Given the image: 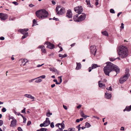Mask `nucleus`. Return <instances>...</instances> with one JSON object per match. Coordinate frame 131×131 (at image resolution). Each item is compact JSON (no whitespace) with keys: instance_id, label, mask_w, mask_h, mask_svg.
Masks as SVG:
<instances>
[{"instance_id":"obj_1","label":"nucleus","mask_w":131,"mask_h":131,"mask_svg":"<svg viewBox=\"0 0 131 131\" xmlns=\"http://www.w3.org/2000/svg\"><path fill=\"white\" fill-rule=\"evenodd\" d=\"M107 65L104 68L103 70L106 75L109 76V73L112 71H114L116 74L119 72V69L118 67L110 62H106Z\"/></svg>"},{"instance_id":"obj_2","label":"nucleus","mask_w":131,"mask_h":131,"mask_svg":"<svg viewBox=\"0 0 131 131\" xmlns=\"http://www.w3.org/2000/svg\"><path fill=\"white\" fill-rule=\"evenodd\" d=\"M117 52L119 56L122 59L126 57L128 54L127 49L123 46L118 47Z\"/></svg>"},{"instance_id":"obj_3","label":"nucleus","mask_w":131,"mask_h":131,"mask_svg":"<svg viewBox=\"0 0 131 131\" xmlns=\"http://www.w3.org/2000/svg\"><path fill=\"white\" fill-rule=\"evenodd\" d=\"M36 14L39 19H44L47 17L48 15V13L45 9L38 10L36 12Z\"/></svg>"},{"instance_id":"obj_4","label":"nucleus","mask_w":131,"mask_h":131,"mask_svg":"<svg viewBox=\"0 0 131 131\" xmlns=\"http://www.w3.org/2000/svg\"><path fill=\"white\" fill-rule=\"evenodd\" d=\"M125 73L123 76L121 77L119 79V82L121 84H122L130 76L129 69H126Z\"/></svg>"},{"instance_id":"obj_5","label":"nucleus","mask_w":131,"mask_h":131,"mask_svg":"<svg viewBox=\"0 0 131 131\" xmlns=\"http://www.w3.org/2000/svg\"><path fill=\"white\" fill-rule=\"evenodd\" d=\"M86 15L85 14L82 13L78 17V15L77 14L74 16L73 19L74 20L77 22L82 21L84 20L86 18Z\"/></svg>"},{"instance_id":"obj_6","label":"nucleus","mask_w":131,"mask_h":131,"mask_svg":"<svg viewBox=\"0 0 131 131\" xmlns=\"http://www.w3.org/2000/svg\"><path fill=\"white\" fill-rule=\"evenodd\" d=\"M60 8L59 6H57L56 9V11L57 15H63L66 12L65 9L64 7H62L59 11V9Z\"/></svg>"},{"instance_id":"obj_7","label":"nucleus","mask_w":131,"mask_h":131,"mask_svg":"<svg viewBox=\"0 0 131 131\" xmlns=\"http://www.w3.org/2000/svg\"><path fill=\"white\" fill-rule=\"evenodd\" d=\"M74 10L78 14H81L83 12V8L82 6H78L74 8Z\"/></svg>"},{"instance_id":"obj_8","label":"nucleus","mask_w":131,"mask_h":131,"mask_svg":"<svg viewBox=\"0 0 131 131\" xmlns=\"http://www.w3.org/2000/svg\"><path fill=\"white\" fill-rule=\"evenodd\" d=\"M90 48L91 52L95 56L97 51L96 47L95 46H92L90 47Z\"/></svg>"},{"instance_id":"obj_9","label":"nucleus","mask_w":131,"mask_h":131,"mask_svg":"<svg viewBox=\"0 0 131 131\" xmlns=\"http://www.w3.org/2000/svg\"><path fill=\"white\" fill-rule=\"evenodd\" d=\"M46 44L47 45V47L49 49H52L54 48V45L51 43L49 42H46L45 43V44Z\"/></svg>"},{"instance_id":"obj_10","label":"nucleus","mask_w":131,"mask_h":131,"mask_svg":"<svg viewBox=\"0 0 131 131\" xmlns=\"http://www.w3.org/2000/svg\"><path fill=\"white\" fill-rule=\"evenodd\" d=\"M8 16L6 14L2 13H0V18L1 20H5L7 18Z\"/></svg>"},{"instance_id":"obj_11","label":"nucleus","mask_w":131,"mask_h":131,"mask_svg":"<svg viewBox=\"0 0 131 131\" xmlns=\"http://www.w3.org/2000/svg\"><path fill=\"white\" fill-rule=\"evenodd\" d=\"M16 123L17 121L15 119H14L11 121L10 126L11 127H15L16 126Z\"/></svg>"},{"instance_id":"obj_12","label":"nucleus","mask_w":131,"mask_h":131,"mask_svg":"<svg viewBox=\"0 0 131 131\" xmlns=\"http://www.w3.org/2000/svg\"><path fill=\"white\" fill-rule=\"evenodd\" d=\"M66 16L68 18H71L72 17V13L70 9L68 10L66 13Z\"/></svg>"},{"instance_id":"obj_13","label":"nucleus","mask_w":131,"mask_h":131,"mask_svg":"<svg viewBox=\"0 0 131 131\" xmlns=\"http://www.w3.org/2000/svg\"><path fill=\"white\" fill-rule=\"evenodd\" d=\"M45 123V125L46 126H48L50 123V122L48 118H46V121L43 122Z\"/></svg>"},{"instance_id":"obj_14","label":"nucleus","mask_w":131,"mask_h":131,"mask_svg":"<svg viewBox=\"0 0 131 131\" xmlns=\"http://www.w3.org/2000/svg\"><path fill=\"white\" fill-rule=\"evenodd\" d=\"M19 32H20L21 34H23L24 35L22 36L21 39H23L25 38V30L24 29H20L18 30Z\"/></svg>"},{"instance_id":"obj_15","label":"nucleus","mask_w":131,"mask_h":131,"mask_svg":"<svg viewBox=\"0 0 131 131\" xmlns=\"http://www.w3.org/2000/svg\"><path fill=\"white\" fill-rule=\"evenodd\" d=\"M49 70L50 71H52L53 72H56L57 74H59V71H58L57 69L53 67L52 68H49Z\"/></svg>"},{"instance_id":"obj_16","label":"nucleus","mask_w":131,"mask_h":131,"mask_svg":"<svg viewBox=\"0 0 131 131\" xmlns=\"http://www.w3.org/2000/svg\"><path fill=\"white\" fill-rule=\"evenodd\" d=\"M38 48H40L41 49L42 52L44 53L46 52V50L45 49V47L43 46H39L38 47Z\"/></svg>"},{"instance_id":"obj_17","label":"nucleus","mask_w":131,"mask_h":131,"mask_svg":"<svg viewBox=\"0 0 131 131\" xmlns=\"http://www.w3.org/2000/svg\"><path fill=\"white\" fill-rule=\"evenodd\" d=\"M77 67L76 68V70H79L80 69L81 67V65L80 63H76Z\"/></svg>"},{"instance_id":"obj_18","label":"nucleus","mask_w":131,"mask_h":131,"mask_svg":"<svg viewBox=\"0 0 131 131\" xmlns=\"http://www.w3.org/2000/svg\"><path fill=\"white\" fill-rule=\"evenodd\" d=\"M105 97L108 99H110L111 97V94L106 93L105 94Z\"/></svg>"},{"instance_id":"obj_19","label":"nucleus","mask_w":131,"mask_h":131,"mask_svg":"<svg viewBox=\"0 0 131 131\" xmlns=\"http://www.w3.org/2000/svg\"><path fill=\"white\" fill-rule=\"evenodd\" d=\"M25 97H26L28 98H30L31 99H34L35 97L32 96L30 94H25Z\"/></svg>"},{"instance_id":"obj_20","label":"nucleus","mask_w":131,"mask_h":131,"mask_svg":"<svg viewBox=\"0 0 131 131\" xmlns=\"http://www.w3.org/2000/svg\"><path fill=\"white\" fill-rule=\"evenodd\" d=\"M101 81H98L99 85V87L102 88H103L104 87H105V84H104L102 83H100Z\"/></svg>"},{"instance_id":"obj_21","label":"nucleus","mask_w":131,"mask_h":131,"mask_svg":"<svg viewBox=\"0 0 131 131\" xmlns=\"http://www.w3.org/2000/svg\"><path fill=\"white\" fill-rule=\"evenodd\" d=\"M80 115L82 117L84 118L85 119L87 117H89V116L85 115L83 112H81L80 113Z\"/></svg>"},{"instance_id":"obj_22","label":"nucleus","mask_w":131,"mask_h":131,"mask_svg":"<svg viewBox=\"0 0 131 131\" xmlns=\"http://www.w3.org/2000/svg\"><path fill=\"white\" fill-rule=\"evenodd\" d=\"M99 66H98L96 64H93L92 65L91 67H92V69H94Z\"/></svg>"},{"instance_id":"obj_23","label":"nucleus","mask_w":131,"mask_h":131,"mask_svg":"<svg viewBox=\"0 0 131 131\" xmlns=\"http://www.w3.org/2000/svg\"><path fill=\"white\" fill-rule=\"evenodd\" d=\"M64 122V121H63L62 123H60V125L61 126V128H62V129L65 128V125L63 123Z\"/></svg>"},{"instance_id":"obj_24","label":"nucleus","mask_w":131,"mask_h":131,"mask_svg":"<svg viewBox=\"0 0 131 131\" xmlns=\"http://www.w3.org/2000/svg\"><path fill=\"white\" fill-rule=\"evenodd\" d=\"M52 115V113H50V111L49 110H48L47 111V113L46 114V116L48 117H49L51 115Z\"/></svg>"},{"instance_id":"obj_25","label":"nucleus","mask_w":131,"mask_h":131,"mask_svg":"<svg viewBox=\"0 0 131 131\" xmlns=\"http://www.w3.org/2000/svg\"><path fill=\"white\" fill-rule=\"evenodd\" d=\"M85 126L86 127L89 128L91 126V125L90 124V123L86 122L85 123Z\"/></svg>"},{"instance_id":"obj_26","label":"nucleus","mask_w":131,"mask_h":131,"mask_svg":"<svg viewBox=\"0 0 131 131\" xmlns=\"http://www.w3.org/2000/svg\"><path fill=\"white\" fill-rule=\"evenodd\" d=\"M47 130L46 128H41L37 130L36 131H46Z\"/></svg>"},{"instance_id":"obj_27","label":"nucleus","mask_w":131,"mask_h":131,"mask_svg":"<svg viewBox=\"0 0 131 131\" xmlns=\"http://www.w3.org/2000/svg\"><path fill=\"white\" fill-rule=\"evenodd\" d=\"M126 109H127V111H129L131 110V105L129 106H127Z\"/></svg>"},{"instance_id":"obj_28","label":"nucleus","mask_w":131,"mask_h":131,"mask_svg":"<svg viewBox=\"0 0 131 131\" xmlns=\"http://www.w3.org/2000/svg\"><path fill=\"white\" fill-rule=\"evenodd\" d=\"M75 129L74 128H72L68 129V130H64V131H75Z\"/></svg>"},{"instance_id":"obj_29","label":"nucleus","mask_w":131,"mask_h":131,"mask_svg":"<svg viewBox=\"0 0 131 131\" xmlns=\"http://www.w3.org/2000/svg\"><path fill=\"white\" fill-rule=\"evenodd\" d=\"M102 33L103 34V35H104L106 36H108V34L107 32L106 31H104L102 32Z\"/></svg>"},{"instance_id":"obj_30","label":"nucleus","mask_w":131,"mask_h":131,"mask_svg":"<svg viewBox=\"0 0 131 131\" xmlns=\"http://www.w3.org/2000/svg\"><path fill=\"white\" fill-rule=\"evenodd\" d=\"M85 2L88 5L89 7H91V5L90 4V1L86 0Z\"/></svg>"},{"instance_id":"obj_31","label":"nucleus","mask_w":131,"mask_h":131,"mask_svg":"<svg viewBox=\"0 0 131 131\" xmlns=\"http://www.w3.org/2000/svg\"><path fill=\"white\" fill-rule=\"evenodd\" d=\"M36 80L35 81V82L36 83H39L42 81V80L40 79H38L37 78Z\"/></svg>"},{"instance_id":"obj_32","label":"nucleus","mask_w":131,"mask_h":131,"mask_svg":"<svg viewBox=\"0 0 131 131\" xmlns=\"http://www.w3.org/2000/svg\"><path fill=\"white\" fill-rule=\"evenodd\" d=\"M36 21L35 19H34L33 20V24L32 26H34L36 25Z\"/></svg>"},{"instance_id":"obj_33","label":"nucleus","mask_w":131,"mask_h":131,"mask_svg":"<svg viewBox=\"0 0 131 131\" xmlns=\"http://www.w3.org/2000/svg\"><path fill=\"white\" fill-rule=\"evenodd\" d=\"M62 76H60L58 77V80L59 81V82L61 83L62 82Z\"/></svg>"},{"instance_id":"obj_34","label":"nucleus","mask_w":131,"mask_h":131,"mask_svg":"<svg viewBox=\"0 0 131 131\" xmlns=\"http://www.w3.org/2000/svg\"><path fill=\"white\" fill-rule=\"evenodd\" d=\"M110 12L112 13H115V12L114 10L113 9H111L110 10Z\"/></svg>"},{"instance_id":"obj_35","label":"nucleus","mask_w":131,"mask_h":131,"mask_svg":"<svg viewBox=\"0 0 131 131\" xmlns=\"http://www.w3.org/2000/svg\"><path fill=\"white\" fill-rule=\"evenodd\" d=\"M40 126L41 127H42L43 126L46 127L45 125V123H44V122L43 123L40 124Z\"/></svg>"},{"instance_id":"obj_36","label":"nucleus","mask_w":131,"mask_h":131,"mask_svg":"<svg viewBox=\"0 0 131 131\" xmlns=\"http://www.w3.org/2000/svg\"><path fill=\"white\" fill-rule=\"evenodd\" d=\"M46 78V76L45 75H42V76H40L38 78H41V79H45Z\"/></svg>"},{"instance_id":"obj_37","label":"nucleus","mask_w":131,"mask_h":131,"mask_svg":"<svg viewBox=\"0 0 131 131\" xmlns=\"http://www.w3.org/2000/svg\"><path fill=\"white\" fill-rule=\"evenodd\" d=\"M6 109L5 108H3L2 110V111L3 112H5L6 111Z\"/></svg>"},{"instance_id":"obj_38","label":"nucleus","mask_w":131,"mask_h":131,"mask_svg":"<svg viewBox=\"0 0 131 131\" xmlns=\"http://www.w3.org/2000/svg\"><path fill=\"white\" fill-rule=\"evenodd\" d=\"M80 124L79 125L77 126V128L78 129V131L80 130L81 127H80Z\"/></svg>"},{"instance_id":"obj_39","label":"nucleus","mask_w":131,"mask_h":131,"mask_svg":"<svg viewBox=\"0 0 131 131\" xmlns=\"http://www.w3.org/2000/svg\"><path fill=\"white\" fill-rule=\"evenodd\" d=\"M50 125L51 127L52 128H53L54 127V123L53 122L51 123Z\"/></svg>"},{"instance_id":"obj_40","label":"nucleus","mask_w":131,"mask_h":131,"mask_svg":"<svg viewBox=\"0 0 131 131\" xmlns=\"http://www.w3.org/2000/svg\"><path fill=\"white\" fill-rule=\"evenodd\" d=\"M106 89L110 91H111L112 90V88L111 86H110V87H109L108 88H106Z\"/></svg>"},{"instance_id":"obj_41","label":"nucleus","mask_w":131,"mask_h":131,"mask_svg":"<svg viewBox=\"0 0 131 131\" xmlns=\"http://www.w3.org/2000/svg\"><path fill=\"white\" fill-rule=\"evenodd\" d=\"M3 121L2 120H0V126L3 125Z\"/></svg>"},{"instance_id":"obj_42","label":"nucleus","mask_w":131,"mask_h":131,"mask_svg":"<svg viewBox=\"0 0 131 131\" xmlns=\"http://www.w3.org/2000/svg\"><path fill=\"white\" fill-rule=\"evenodd\" d=\"M56 131H63V130L62 129V128H60V127H59V128L57 129Z\"/></svg>"},{"instance_id":"obj_43","label":"nucleus","mask_w":131,"mask_h":131,"mask_svg":"<svg viewBox=\"0 0 131 131\" xmlns=\"http://www.w3.org/2000/svg\"><path fill=\"white\" fill-rule=\"evenodd\" d=\"M12 3L15 5H18V3L14 1L12 2Z\"/></svg>"},{"instance_id":"obj_44","label":"nucleus","mask_w":131,"mask_h":131,"mask_svg":"<svg viewBox=\"0 0 131 131\" xmlns=\"http://www.w3.org/2000/svg\"><path fill=\"white\" fill-rule=\"evenodd\" d=\"M31 122L30 121H28L27 123V126L29 125H30L31 124Z\"/></svg>"},{"instance_id":"obj_45","label":"nucleus","mask_w":131,"mask_h":131,"mask_svg":"<svg viewBox=\"0 0 131 131\" xmlns=\"http://www.w3.org/2000/svg\"><path fill=\"white\" fill-rule=\"evenodd\" d=\"M18 131H23V130L20 127H19L18 128Z\"/></svg>"},{"instance_id":"obj_46","label":"nucleus","mask_w":131,"mask_h":131,"mask_svg":"<svg viewBox=\"0 0 131 131\" xmlns=\"http://www.w3.org/2000/svg\"><path fill=\"white\" fill-rule=\"evenodd\" d=\"M52 19L53 20H55L56 21H58L59 20V19L56 18L55 17H53Z\"/></svg>"},{"instance_id":"obj_47","label":"nucleus","mask_w":131,"mask_h":131,"mask_svg":"<svg viewBox=\"0 0 131 131\" xmlns=\"http://www.w3.org/2000/svg\"><path fill=\"white\" fill-rule=\"evenodd\" d=\"M28 36V34L27 32H25V38Z\"/></svg>"},{"instance_id":"obj_48","label":"nucleus","mask_w":131,"mask_h":131,"mask_svg":"<svg viewBox=\"0 0 131 131\" xmlns=\"http://www.w3.org/2000/svg\"><path fill=\"white\" fill-rule=\"evenodd\" d=\"M116 59H113V58H110V60L111 61H114Z\"/></svg>"},{"instance_id":"obj_49","label":"nucleus","mask_w":131,"mask_h":131,"mask_svg":"<svg viewBox=\"0 0 131 131\" xmlns=\"http://www.w3.org/2000/svg\"><path fill=\"white\" fill-rule=\"evenodd\" d=\"M92 69H92V67H90L89 68H88V70H89V72H91V70Z\"/></svg>"},{"instance_id":"obj_50","label":"nucleus","mask_w":131,"mask_h":131,"mask_svg":"<svg viewBox=\"0 0 131 131\" xmlns=\"http://www.w3.org/2000/svg\"><path fill=\"white\" fill-rule=\"evenodd\" d=\"M124 25L123 23H122L121 24V28L122 29H123L124 28Z\"/></svg>"},{"instance_id":"obj_51","label":"nucleus","mask_w":131,"mask_h":131,"mask_svg":"<svg viewBox=\"0 0 131 131\" xmlns=\"http://www.w3.org/2000/svg\"><path fill=\"white\" fill-rule=\"evenodd\" d=\"M42 64L41 65H40V64H38L37 65V67H40L41 66H43V64Z\"/></svg>"},{"instance_id":"obj_52","label":"nucleus","mask_w":131,"mask_h":131,"mask_svg":"<svg viewBox=\"0 0 131 131\" xmlns=\"http://www.w3.org/2000/svg\"><path fill=\"white\" fill-rule=\"evenodd\" d=\"M4 38L3 37H0V40H3L4 39Z\"/></svg>"},{"instance_id":"obj_53","label":"nucleus","mask_w":131,"mask_h":131,"mask_svg":"<svg viewBox=\"0 0 131 131\" xmlns=\"http://www.w3.org/2000/svg\"><path fill=\"white\" fill-rule=\"evenodd\" d=\"M67 57V55L66 54H65L64 55H62V58H64Z\"/></svg>"},{"instance_id":"obj_54","label":"nucleus","mask_w":131,"mask_h":131,"mask_svg":"<svg viewBox=\"0 0 131 131\" xmlns=\"http://www.w3.org/2000/svg\"><path fill=\"white\" fill-rule=\"evenodd\" d=\"M29 6L30 7H33L34 6H35L33 5L32 4H31L29 5Z\"/></svg>"},{"instance_id":"obj_55","label":"nucleus","mask_w":131,"mask_h":131,"mask_svg":"<svg viewBox=\"0 0 131 131\" xmlns=\"http://www.w3.org/2000/svg\"><path fill=\"white\" fill-rule=\"evenodd\" d=\"M81 105L80 104L77 106V108L78 109H79L81 107Z\"/></svg>"},{"instance_id":"obj_56","label":"nucleus","mask_w":131,"mask_h":131,"mask_svg":"<svg viewBox=\"0 0 131 131\" xmlns=\"http://www.w3.org/2000/svg\"><path fill=\"white\" fill-rule=\"evenodd\" d=\"M51 2H52V3L53 5H55L56 4V2L52 0V1Z\"/></svg>"},{"instance_id":"obj_57","label":"nucleus","mask_w":131,"mask_h":131,"mask_svg":"<svg viewBox=\"0 0 131 131\" xmlns=\"http://www.w3.org/2000/svg\"><path fill=\"white\" fill-rule=\"evenodd\" d=\"M60 123L57 124L55 126L56 127H58L59 128V127H60L59 126L60 125Z\"/></svg>"},{"instance_id":"obj_58","label":"nucleus","mask_w":131,"mask_h":131,"mask_svg":"<svg viewBox=\"0 0 131 131\" xmlns=\"http://www.w3.org/2000/svg\"><path fill=\"white\" fill-rule=\"evenodd\" d=\"M21 116H22V117H23V122L24 123L25 122V117L23 116L22 114H21V115H20Z\"/></svg>"},{"instance_id":"obj_59","label":"nucleus","mask_w":131,"mask_h":131,"mask_svg":"<svg viewBox=\"0 0 131 131\" xmlns=\"http://www.w3.org/2000/svg\"><path fill=\"white\" fill-rule=\"evenodd\" d=\"M63 108L67 110V106H66L64 105H63Z\"/></svg>"},{"instance_id":"obj_60","label":"nucleus","mask_w":131,"mask_h":131,"mask_svg":"<svg viewBox=\"0 0 131 131\" xmlns=\"http://www.w3.org/2000/svg\"><path fill=\"white\" fill-rule=\"evenodd\" d=\"M75 43H73L71 45V47H73L75 45Z\"/></svg>"},{"instance_id":"obj_61","label":"nucleus","mask_w":131,"mask_h":131,"mask_svg":"<svg viewBox=\"0 0 131 131\" xmlns=\"http://www.w3.org/2000/svg\"><path fill=\"white\" fill-rule=\"evenodd\" d=\"M121 130H124V128L123 127H122Z\"/></svg>"},{"instance_id":"obj_62","label":"nucleus","mask_w":131,"mask_h":131,"mask_svg":"<svg viewBox=\"0 0 131 131\" xmlns=\"http://www.w3.org/2000/svg\"><path fill=\"white\" fill-rule=\"evenodd\" d=\"M122 13V12H120L118 13L117 14V17H119L120 15Z\"/></svg>"},{"instance_id":"obj_63","label":"nucleus","mask_w":131,"mask_h":131,"mask_svg":"<svg viewBox=\"0 0 131 131\" xmlns=\"http://www.w3.org/2000/svg\"><path fill=\"white\" fill-rule=\"evenodd\" d=\"M55 86V84H52L51 85V87L52 88H53L54 86Z\"/></svg>"},{"instance_id":"obj_64","label":"nucleus","mask_w":131,"mask_h":131,"mask_svg":"<svg viewBox=\"0 0 131 131\" xmlns=\"http://www.w3.org/2000/svg\"><path fill=\"white\" fill-rule=\"evenodd\" d=\"M80 120L79 119H76V122H77L79 123L80 122Z\"/></svg>"}]
</instances>
